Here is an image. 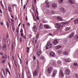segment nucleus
Masks as SVG:
<instances>
[{
  "label": "nucleus",
  "instance_id": "56",
  "mask_svg": "<svg viewBox=\"0 0 78 78\" xmlns=\"http://www.w3.org/2000/svg\"><path fill=\"white\" fill-rule=\"evenodd\" d=\"M0 23H1V25H3V22H1Z\"/></svg>",
  "mask_w": 78,
  "mask_h": 78
},
{
  "label": "nucleus",
  "instance_id": "27",
  "mask_svg": "<svg viewBox=\"0 0 78 78\" xmlns=\"http://www.w3.org/2000/svg\"><path fill=\"white\" fill-rule=\"evenodd\" d=\"M38 47H39V44H37L36 46V48L35 49V51H37V49L38 48Z\"/></svg>",
  "mask_w": 78,
  "mask_h": 78
},
{
  "label": "nucleus",
  "instance_id": "25",
  "mask_svg": "<svg viewBox=\"0 0 78 78\" xmlns=\"http://www.w3.org/2000/svg\"><path fill=\"white\" fill-rule=\"evenodd\" d=\"M65 61L66 62H70L71 60L70 59V58H69V59H65Z\"/></svg>",
  "mask_w": 78,
  "mask_h": 78
},
{
  "label": "nucleus",
  "instance_id": "32",
  "mask_svg": "<svg viewBox=\"0 0 78 78\" xmlns=\"http://www.w3.org/2000/svg\"><path fill=\"white\" fill-rule=\"evenodd\" d=\"M64 54L65 55H67L68 54V52L67 51H65L64 52Z\"/></svg>",
  "mask_w": 78,
  "mask_h": 78
},
{
  "label": "nucleus",
  "instance_id": "19",
  "mask_svg": "<svg viewBox=\"0 0 78 78\" xmlns=\"http://www.w3.org/2000/svg\"><path fill=\"white\" fill-rule=\"evenodd\" d=\"M57 4L55 3H53L52 4V7L53 8H57Z\"/></svg>",
  "mask_w": 78,
  "mask_h": 78
},
{
  "label": "nucleus",
  "instance_id": "1",
  "mask_svg": "<svg viewBox=\"0 0 78 78\" xmlns=\"http://www.w3.org/2000/svg\"><path fill=\"white\" fill-rule=\"evenodd\" d=\"M39 66H37V69L34 70V72L33 73V75L34 76H36L39 74Z\"/></svg>",
  "mask_w": 78,
  "mask_h": 78
},
{
  "label": "nucleus",
  "instance_id": "45",
  "mask_svg": "<svg viewBox=\"0 0 78 78\" xmlns=\"http://www.w3.org/2000/svg\"><path fill=\"white\" fill-rule=\"evenodd\" d=\"M58 64H61V62L60 60H58Z\"/></svg>",
  "mask_w": 78,
  "mask_h": 78
},
{
  "label": "nucleus",
  "instance_id": "15",
  "mask_svg": "<svg viewBox=\"0 0 78 78\" xmlns=\"http://www.w3.org/2000/svg\"><path fill=\"white\" fill-rule=\"evenodd\" d=\"M59 75L63 77L64 76V74H63V73H62V71L61 70H60L59 73Z\"/></svg>",
  "mask_w": 78,
  "mask_h": 78
},
{
  "label": "nucleus",
  "instance_id": "29",
  "mask_svg": "<svg viewBox=\"0 0 78 78\" xmlns=\"http://www.w3.org/2000/svg\"><path fill=\"white\" fill-rule=\"evenodd\" d=\"M43 28V27L42 26V24L40 23L39 25V28L40 29H41V28Z\"/></svg>",
  "mask_w": 78,
  "mask_h": 78
},
{
  "label": "nucleus",
  "instance_id": "30",
  "mask_svg": "<svg viewBox=\"0 0 78 78\" xmlns=\"http://www.w3.org/2000/svg\"><path fill=\"white\" fill-rule=\"evenodd\" d=\"M75 14H78V9H76L75 11Z\"/></svg>",
  "mask_w": 78,
  "mask_h": 78
},
{
  "label": "nucleus",
  "instance_id": "42",
  "mask_svg": "<svg viewBox=\"0 0 78 78\" xmlns=\"http://www.w3.org/2000/svg\"><path fill=\"white\" fill-rule=\"evenodd\" d=\"M22 37H20V42H22Z\"/></svg>",
  "mask_w": 78,
  "mask_h": 78
},
{
  "label": "nucleus",
  "instance_id": "57",
  "mask_svg": "<svg viewBox=\"0 0 78 78\" xmlns=\"http://www.w3.org/2000/svg\"><path fill=\"white\" fill-rule=\"evenodd\" d=\"M0 54L1 55H3V54L2 53V52H0Z\"/></svg>",
  "mask_w": 78,
  "mask_h": 78
},
{
  "label": "nucleus",
  "instance_id": "22",
  "mask_svg": "<svg viewBox=\"0 0 78 78\" xmlns=\"http://www.w3.org/2000/svg\"><path fill=\"white\" fill-rule=\"evenodd\" d=\"M74 23L75 24H76V23H78V18L75 20L74 21Z\"/></svg>",
  "mask_w": 78,
  "mask_h": 78
},
{
  "label": "nucleus",
  "instance_id": "52",
  "mask_svg": "<svg viewBox=\"0 0 78 78\" xmlns=\"http://www.w3.org/2000/svg\"><path fill=\"white\" fill-rule=\"evenodd\" d=\"M58 52L59 53H61V51H58Z\"/></svg>",
  "mask_w": 78,
  "mask_h": 78
},
{
  "label": "nucleus",
  "instance_id": "47",
  "mask_svg": "<svg viewBox=\"0 0 78 78\" xmlns=\"http://www.w3.org/2000/svg\"><path fill=\"white\" fill-rule=\"evenodd\" d=\"M14 64H15V65L16 67H17V64H16V61H14Z\"/></svg>",
  "mask_w": 78,
  "mask_h": 78
},
{
  "label": "nucleus",
  "instance_id": "12",
  "mask_svg": "<svg viewBox=\"0 0 78 78\" xmlns=\"http://www.w3.org/2000/svg\"><path fill=\"white\" fill-rule=\"evenodd\" d=\"M60 11L61 12H65L66 11H65V10L64 9V8H61L60 9Z\"/></svg>",
  "mask_w": 78,
  "mask_h": 78
},
{
  "label": "nucleus",
  "instance_id": "28",
  "mask_svg": "<svg viewBox=\"0 0 78 78\" xmlns=\"http://www.w3.org/2000/svg\"><path fill=\"white\" fill-rule=\"evenodd\" d=\"M63 1V0H58V3H59V4H61V3H62Z\"/></svg>",
  "mask_w": 78,
  "mask_h": 78
},
{
  "label": "nucleus",
  "instance_id": "9",
  "mask_svg": "<svg viewBox=\"0 0 78 78\" xmlns=\"http://www.w3.org/2000/svg\"><path fill=\"white\" fill-rule=\"evenodd\" d=\"M57 19L58 20H59V21H62L63 20L62 17L61 16H58Z\"/></svg>",
  "mask_w": 78,
  "mask_h": 78
},
{
  "label": "nucleus",
  "instance_id": "14",
  "mask_svg": "<svg viewBox=\"0 0 78 78\" xmlns=\"http://www.w3.org/2000/svg\"><path fill=\"white\" fill-rule=\"evenodd\" d=\"M8 8L9 12H12V9H11V5H8Z\"/></svg>",
  "mask_w": 78,
  "mask_h": 78
},
{
  "label": "nucleus",
  "instance_id": "5",
  "mask_svg": "<svg viewBox=\"0 0 78 78\" xmlns=\"http://www.w3.org/2000/svg\"><path fill=\"white\" fill-rule=\"evenodd\" d=\"M70 73V71L68 69H66L65 72V74L66 75H68Z\"/></svg>",
  "mask_w": 78,
  "mask_h": 78
},
{
  "label": "nucleus",
  "instance_id": "38",
  "mask_svg": "<svg viewBox=\"0 0 78 78\" xmlns=\"http://www.w3.org/2000/svg\"><path fill=\"white\" fill-rule=\"evenodd\" d=\"M70 27H67L66 29V31H68V30H70Z\"/></svg>",
  "mask_w": 78,
  "mask_h": 78
},
{
  "label": "nucleus",
  "instance_id": "33",
  "mask_svg": "<svg viewBox=\"0 0 78 78\" xmlns=\"http://www.w3.org/2000/svg\"><path fill=\"white\" fill-rule=\"evenodd\" d=\"M7 56L6 55V56H3L2 57V59H6L7 58Z\"/></svg>",
  "mask_w": 78,
  "mask_h": 78
},
{
  "label": "nucleus",
  "instance_id": "58",
  "mask_svg": "<svg viewBox=\"0 0 78 78\" xmlns=\"http://www.w3.org/2000/svg\"><path fill=\"white\" fill-rule=\"evenodd\" d=\"M27 25H28V26H30V23H27Z\"/></svg>",
  "mask_w": 78,
  "mask_h": 78
},
{
  "label": "nucleus",
  "instance_id": "4",
  "mask_svg": "<svg viewBox=\"0 0 78 78\" xmlns=\"http://www.w3.org/2000/svg\"><path fill=\"white\" fill-rule=\"evenodd\" d=\"M53 70V68L51 67H49L48 69V72L49 73H51L52 72V71Z\"/></svg>",
  "mask_w": 78,
  "mask_h": 78
},
{
  "label": "nucleus",
  "instance_id": "18",
  "mask_svg": "<svg viewBox=\"0 0 78 78\" xmlns=\"http://www.w3.org/2000/svg\"><path fill=\"white\" fill-rule=\"evenodd\" d=\"M12 7L13 10H14V8H17V5L16 4H14L12 5Z\"/></svg>",
  "mask_w": 78,
  "mask_h": 78
},
{
  "label": "nucleus",
  "instance_id": "36",
  "mask_svg": "<svg viewBox=\"0 0 78 78\" xmlns=\"http://www.w3.org/2000/svg\"><path fill=\"white\" fill-rule=\"evenodd\" d=\"M6 25L7 26V28H8L9 27V23H8V22H7L6 23Z\"/></svg>",
  "mask_w": 78,
  "mask_h": 78
},
{
  "label": "nucleus",
  "instance_id": "10",
  "mask_svg": "<svg viewBox=\"0 0 78 78\" xmlns=\"http://www.w3.org/2000/svg\"><path fill=\"white\" fill-rule=\"evenodd\" d=\"M2 48L3 50H6V44H5L2 46Z\"/></svg>",
  "mask_w": 78,
  "mask_h": 78
},
{
  "label": "nucleus",
  "instance_id": "37",
  "mask_svg": "<svg viewBox=\"0 0 78 78\" xmlns=\"http://www.w3.org/2000/svg\"><path fill=\"white\" fill-rule=\"evenodd\" d=\"M30 49V48L28 47H27V52H28V53L29 52V50Z\"/></svg>",
  "mask_w": 78,
  "mask_h": 78
},
{
  "label": "nucleus",
  "instance_id": "41",
  "mask_svg": "<svg viewBox=\"0 0 78 78\" xmlns=\"http://www.w3.org/2000/svg\"><path fill=\"white\" fill-rule=\"evenodd\" d=\"M67 42V39H66L64 41V43H66Z\"/></svg>",
  "mask_w": 78,
  "mask_h": 78
},
{
  "label": "nucleus",
  "instance_id": "50",
  "mask_svg": "<svg viewBox=\"0 0 78 78\" xmlns=\"http://www.w3.org/2000/svg\"><path fill=\"white\" fill-rule=\"evenodd\" d=\"M36 58V56H35L34 55V60H35Z\"/></svg>",
  "mask_w": 78,
  "mask_h": 78
},
{
  "label": "nucleus",
  "instance_id": "7",
  "mask_svg": "<svg viewBox=\"0 0 78 78\" xmlns=\"http://www.w3.org/2000/svg\"><path fill=\"white\" fill-rule=\"evenodd\" d=\"M41 52H42V51L41 50H38L37 51L36 53V54L37 55H38V56H40V55H41Z\"/></svg>",
  "mask_w": 78,
  "mask_h": 78
},
{
  "label": "nucleus",
  "instance_id": "61",
  "mask_svg": "<svg viewBox=\"0 0 78 78\" xmlns=\"http://www.w3.org/2000/svg\"><path fill=\"white\" fill-rule=\"evenodd\" d=\"M25 8H26V5H25L24 6V9H25Z\"/></svg>",
  "mask_w": 78,
  "mask_h": 78
},
{
  "label": "nucleus",
  "instance_id": "44",
  "mask_svg": "<svg viewBox=\"0 0 78 78\" xmlns=\"http://www.w3.org/2000/svg\"><path fill=\"white\" fill-rule=\"evenodd\" d=\"M75 76L77 78H78V74H75Z\"/></svg>",
  "mask_w": 78,
  "mask_h": 78
},
{
  "label": "nucleus",
  "instance_id": "11",
  "mask_svg": "<svg viewBox=\"0 0 78 78\" xmlns=\"http://www.w3.org/2000/svg\"><path fill=\"white\" fill-rule=\"evenodd\" d=\"M32 29L34 32H36L37 31V28L36 26H34L32 28Z\"/></svg>",
  "mask_w": 78,
  "mask_h": 78
},
{
  "label": "nucleus",
  "instance_id": "8",
  "mask_svg": "<svg viewBox=\"0 0 78 78\" xmlns=\"http://www.w3.org/2000/svg\"><path fill=\"white\" fill-rule=\"evenodd\" d=\"M59 43V41H58V40L56 39L53 42V44L54 45H57V44H58Z\"/></svg>",
  "mask_w": 78,
  "mask_h": 78
},
{
  "label": "nucleus",
  "instance_id": "26",
  "mask_svg": "<svg viewBox=\"0 0 78 78\" xmlns=\"http://www.w3.org/2000/svg\"><path fill=\"white\" fill-rule=\"evenodd\" d=\"M52 64L53 66H54V67H56V62H52Z\"/></svg>",
  "mask_w": 78,
  "mask_h": 78
},
{
  "label": "nucleus",
  "instance_id": "53",
  "mask_svg": "<svg viewBox=\"0 0 78 78\" xmlns=\"http://www.w3.org/2000/svg\"><path fill=\"white\" fill-rule=\"evenodd\" d=\"M11 20L12 22H14V19H11Z\"/></svg>",
  "mask_w": 78,
  "mask_h": 78
},
{
  "label": "nucleus",
  "instance_id": "39",
  "mask_svg": "<svg viewBox=\"0 0 78 78\" xmlns=\"http://www.w3.org/2000/svg\"><path fill=\"white\" fill-rule=\"evenodd\" d=\"M4 41L5 42H7V39H6V38H4Z\"/></svg>",
  "mask_w": 78,
  "mask_h": 78
},
{
  "label": "nucleus",
  "instance_id": "34",
  "mask_svg": "<svg viewBox=\"0 0 78 78\" xmlns=\"http://www.w3.org/2000/svg\"><path fill=\"white\" fill-rule=\"evenodd\" d=\"M76 40H78V34L76 35L75 37Z\"/></svg>",
  "mask_w": 78,
  "mask_h": 78
},
{
  "label": "nucleus",
  "instance_id": "40",
  "mask_svg": "<svg viewBox=\"0 0 78 78\" xmlns=\"http://www.w3.org/2000/svg\"><path fill=\"white\" fill-rule=\"evenodd\" d=\"M21 37H23L24 36V35L23 34V33H21Z\"/></svg>",
  "mask_w": 78,
  "mask_h": 78
},
{
  "label": "nucleus",
  "instance_id": "59",
  "mask_svg": "<svg viewBox=\"0 0 78 78\" xmlns=\"http://www.w3.org/2000/svg\"><path fill=\"white\" fill-rule=\"evenodd\" d=\"M2 60L0 59V62H1V63H2Z\"/></svg>",
  "mask_w": 78,
  "mask_h": 78
},
{
  "label": "nucleus",
  "instance_id": "6",
  "mask_svg": "<svg viewBox=\"0 0 78 78\" xmlns=\"http://www.w3.org/2000/svg\"><path fill=\"white\" fill-rule=\"evenodd\" d=\"M57 73V71L55 70L54 72H53V73L52 74V77H55L56 75V73Z\"/></svg>",
  "mask_w": 78,
  "mask_h": 78
},
{
  "label": "nucleus",
  "instance_id": "24",
  "mask_svg": "<svg viewBox=\"0 0 78 78\" xmlns=\"http://www.w3.org/2000/svg\"><path fill=\"white\" fill-rule=\"evenodd\" d=\"M46 6L47 8H49L50 6L48 5V4L49 3V2H48V1H47L46 2Z\"/></svg>",
  "mask_w": 78,
  "mask_h": 78
},
{
  "label": "nucleus",
  "instance_id": "3",
  "mask_svg": "<svg viewBox=\"0 0 78 78\" xmlns=\"http://www.w3.org/2000/svg\"><path fill=\"white\" fill-rule=\"evenodd\" d=\"M66 23H67L65 22H62V23H56V27H57V28H60V27H62V26H63V24H62L61 26V24H66Z\"/></svg>",
  "mask_w": 78,
  "mask_h": 78
},
{
  "label": "nucleus",
  "instance_id": "17",
  "mask_svg": "<svg viewBox=\"0 0 78 78\" xmlns=\"http://www.w3.org/2000/svg\"><path fill=\"white\" fill-rule=\"evenodd\" d=\"M74 34H75V33H72L68 37L69 38H72V37H73V35H74Z\"/></svg>",
  "mask_w": 78,
  "mask_h": 78
},
{
  "label": "nucleus",
  "instance_id": "62",
  "mask_svg": "<svg viewBox=\"0 0 78 78\" xmlns=\"http://www.w3.org/2000/svg\"><path fill=\"white\" fill-rule=\"evenodd\" d=\"M20 25H21V23H20L18 25V27H20Z\"/></svg>",
  "mask_w": 78,
  "mask_h": 78
},
{
  "label": "nucleus",
  "instance_id": "43",
  "mask_svg": "<svg viewBox=\"0 0 78 78\" xmlns=\"http://www.w3.org/2000/svg\"><path fill=\"white\" fill-rule=\"evenodd\" d=\"M5 59H4L2 60V63H5Z\"/></svg>",
  "mask_w": 78,
  "mask_h": 78
},
{
  "label": "nucleus",
  "instance_id": "60",
  "mask_svg": "<svg viewBox=\"0 0 78 78\" xmlns=\"http://www.w3.org/2000/svg\"><path fill=\"white\" fill-rule=\"evenodd\" d=\"M29 37L30 38H31V34H29Z\"/></svg>",
  "mask_w": 78,
  "mask_h": 78
},
{
  "label": "nucleus",
  "instance_id": "2",
  "mask_svg": "<svg viewBox=\"0 0 78 78\" xmlns=\"http://www.w3.org/2000/svg\"><path fill=\"white\" fill-rule=\"evenodd\" d=\"M47 43H48L46 46V49H48V48H51L52 47V45L51 44V43H50V41H48Z\"/></svg>",
  "mask_w": 78,
  "mask_h": 78
},
{
  "label": "nucleus",
  "instance_id": "49",
  "mask_svg": "<svg viewBox=\"0 0 78 78\" xmlns=\"http://www.w3.org/2000/svg\"><path fill=\"white\" fill-rule=\"evenodd\" d=\"M12 30L13 31H15V28L14 27H13L12 28Z\"/></svg>",
  "mask_w": 78,
  "mask_h": 78
},
{
  "label": "nucleus",
  "instance_id": "23",
  "mask_svg": "<svg viewBox=\"0 0 78 78\" xmlns=\"http://www.w3.org/2000/svg\"><path fill=\"white\" fill-rule=\"evenodd\" d=\"M44 27L45 28H47V29L50 28V26H48V25H44Z\"/></svg>",
  "mask_w": 78,
  "mask_h": 78
},
{
  "label": "nucleus",
  "instance_id": "13",
  "mask_svg": "<svg viewBox=\"0 0 78 78\" xmlns=\"http://www.w3.org/2000/svg\"><path fill=\"white\" fill-rule=\"evenodd\" d=\"M68 2L69 4H74V3H75L73 0H68Z\"/></svg>",
  "mask_w": 78,
  "mask_h": 78
},
{
  "label": "nucleus",
  "instance_id": "51",
  "mask_svg": "<svg viewBox=\"0 0 78 78\" xmlns=\"http://www.w3.org/2000/svg\"><path fill=\"white\" fill-rule=\"evenodd\" d=\"M19 30L18 29L16 30V32H17V33H19Z\"/></svg>",
  "mask_w": 78,
  "mask_h": 78
},
{
  "label": "nucleus",
  "instance_id": "21",
  "mask_svg": "<svg viewBox=\"0 0 78 78\" xmlns=\"http://www.w3.org/2000/svg\"><path fill=\"white\" fill-rule=\"evenodd\" d=\"M6 72L7 73V72H8L9 74L10 75H11V73H10V72H9V69L7 68L6 70Z\"/></svg>",
  "mask_w": 78,
  "mask_h": 78
},
{
  "label": "nucleus",
  "instance_id": "64",
  "mask_svg": "<svg viewBox=\"0 0 78 78\" xmlns=\"http://www.w3.org/2000/svg\"><path fill=\"white\" fill-rule=\"evenodd\" d=\"M36 37L37 38V37H38V35H37V34Z\"/></svg>",
  "mask_w": 78,
  "mask_h": 78
},
{
  "label": "nucleus",
  "instance_id": "46",
  "mask_svg": "<svg viewBox=\"0 0 78 78\" xmlns=\"http://www.w3.org/2000/svg\"><path fill=\"white\" fill-rule=\"evenodd\" d=\"M1 5L2 6V8H4V5L3 4V3H1Z\"/></svg>",
  "mask_w": 78,
  "mask_h": 78
},
{
  "label": "nucleus",
  "instance_id": "63",
  "mask_svg": "<svg viewBox=\"0 0 78 78\" xmlns=\"http://www.w3.org/2000/svg\"><path fill=\"white\" fill-rule=\"evenodd\" d=\"M28 61H26V64L27 65H28Z\"/></svg>",
  "mask_w": 78,
  "mask_h": 78
},
{
  "label": "nucleus",
  "instance_id": "54",
  "mask_svg": "<svg viewBox=\"0 0 78 78\" xmlns=\"http://www.w3.org/2000/svg\"><path fill=\"white\" fill-rule=\"evenodd\" d=\"M21 33H23V29H21Z\"/></svg>",
  "mask_w": 78,
  "mask_h": 78
},
{
  "label": "nucleus",
  "instance_id": "55",
  "mask_svg": "<svg viewBox=\"0 0 78 78\" xmlns=\"http://www.w3.org/2000/svg\"><path fill=\"white\" fill-rule=\"evenodd\" d=\"M26 19L27 20V21H28V17H27V16H26Z\"/></svg>",
  "mask_w": 78,
  "mask_h": 78
},
{
  "label": "nucleus",
  "instance_id": "48",
  "mask_svg": "<svg viewBox=\"0 0 78 78\" xmlns=\"http://www.w3.org/2000/svg\"><path fill=\"white\" fill-rule=\"evenodd\" d=\"M22 77L23 78H24V76L23 75V73H22Z\"/></svg>",
  "mask_w": 78,
  "mask_h": 78
},
{
  "label": "nucleus",
  "instance_id": "16",
  "mask_svg": "<svg viewBox=\"0 0 78 78\" xmlns=\"http://www.w3.org/2000/svg\"><path fill=\"white\" fill-rule=\"evenodd\" d=\"M50 55L52 57H55V54L53 52H51L50 53Z\"/></svg>",
  "mask_w": 78,
  "mask_h": 78
},
{
  "label": "nucleus",
  "instance_id": "20",
  "mask_svg": "<svg viewBox=\"0 0 78 78\" xmlns=\"http://www.w3.org/2000/svg\"><path fill=\"white\" fill-rule=\"evenodd\" d=\"M60 48H61V46H60L59 45H58L55 48L57 49H59Z\"/></svg>",
  "mask_w": 78,
  "mask_h": 78
},
{
  "label": "nucleus",
  "instance_id": "31",
  "mask_svg": "<svg viewBox=\"0 0 78 78\" xmlns=\"http://www.w3.org/2000/svg\"><path fill=\"white\" fill-rule=\"evenodd\" d=\"M42 21L43 23H46L47 22L45 20L42 19Z\"/></svg>",
  "mask_w": 78,
  "mask_h": 78
},
{
  "label": "nucleus",
  "instance_id": "35",
  "mask_svg": "<svg viewBox=\"0 0 78 78\" xmlns=\"http://www.w3.org/2000/svg\"><path fill=\"white\" fill-rule=\"evenodd\" d=\"M74 66H78V63H77V62H75L74 64Z\"/></svg>",
  "mask_w": 78,
  "mask_h": 78
}]
</instances>
